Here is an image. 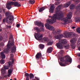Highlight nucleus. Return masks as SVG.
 <instances>
[{
  "label": "nucleus",
  "instance_id": "nucleus-4",
  "mask_svg": "<svg viewBox=\"0 0 80 80\" xmlns=\"http://www.w3.org/2000/svg\"><path fill=\"white\" fill-rule=\"evenodd\" d=\"M10 60L11 61V62L10 61L6 63L7 65L3 67V68H2L1 69V73L2 75L3 74H5L6 73V70L8 69L10 67H11L12 66V64H13V63L14 61V59L11 58Z\"/></svg>",
  "mask_w": 80,
  "mask_h": 80
},
{
  "label": "nucleus",
  "instance_id": "nucleus-33",
  "mask_svg": "<svg viewBox=\"0 0 80 80\" xmlns=\"http://www.w3.org/2000/svg\"><path fill=\"white\" fill-rule=\"evenodd\" d=\"M79 2V0H76L75 1V3L77 2Z\"/></svg>",
  "mask_w": 80,
  "mask_h": 80
},
{
  "label": "nucleus",
  "instance_id": "nucleus-10",
  "mask_svg": "<svg viewBox=\"0 0 80 80\" xmlns=\"http://www.w3.org/2000/svg\"><path fill=\"white\" fill-rule=\"evenodd\" d=\"M14 5V2H10L8 4L6 5L7 8H8V9L10 10L11 8V5Z\"/></svg>",
  "mask_w": 80,
  "mask_h": 80
},
{
  "label": "nucleus",
  "instance_id": "nucleus-24",
  "mask_svg": "<svg viewBox=\"0 0 80 80\" xmlns=\"http://www.w3.org/2000/svg\"><path fill=\"white\" fill-rule=\"evenodd\" d=\"M43 40H44L45 42H48V38L46 37H45L43 38Z\"/></svg>",
  "mask_w": 80,
  "mask_h": 80
},
{
  "label": "nucleus",
  "instance_id": "nucleus-43",
  "mask_svg": "<svg viewBox=\"0 0 80 80\" xmlns=\"http://www.w3.org/2000/svg\"><path fill=\"white\" fill-rule=\"evenodd\" d=\"M8 38V36H6V38Z\"/></svg>",
  "mask_w": 80,
  "mask_h": 80
},
{
  "label": "nucleus",
  "instance_id": "nucleus-7",
  "mask_svg": "<svg viewBox=\"0 0 80 80\" xmlns=\"http://www.w3.org/2000/svg\"><path fill=\"white\" fill-rule=\"evenodd\" d=\"M71 34L70 33L63 34L60 35V37L58 36H55L54 38H57V39H60V38H62V37H65V38H67V37H71Z\"/></svg>",
  "mask_w": 80,
  "mask_h": 80
},
{
  "label": "nucleus",
  "instance_id": "nucleus-14",
  "mask_svg": "<svg viewBox=\"0 0 80 80\" xmlns=\"http://www.w3.org/2000/svg\"><path fill=\"white\" fill-rule=\"evenodd\" d=\"M12 70L11 69H9L8 70V77H10L11 76V75H12Z\"/></svg>",
  "mask_w": 80,
  "mask_h": 80
},
{
  "label": "nucleus",
  "instance_id": "nucleus-2",
  "mask_svg": "<svg viewBox=\"0 0 80 80\" xmlns=\"http://www.w3.org/2000/svg\"><path fill=\"white\" fill-rule=\"evenodd\" d=\"M7 47L8 49H5L4 51V52H1V57L3 59V58H5V55L3 53H8L9 49L10 48H11V53H15L16 52V47L14 45V43L13 42L10 44V42L9 41L7 46Z\"/></svg>",
  "mask_w": 80,
  "mask_h": 80
},
{
  "label": "nucleus",
  "instance_id": "nucleus-1",
  "mask_svg": "<svg viewBox=\"0 0 80 80\" xmlns=\"http://www.w3.org/2000/svg\"><path fill=\"white\" fill-rule=\"evenodd\" d=\"M62 7V5H60L57 7L56 10V14L53 15V17H49L51 18V20L49 19L47 20V22L49 23H53L56 22V19L62 20L64 22V24L67 23L68 22H69V20L70 18V16L69 14L68 15V18H63L62 12L60 11V8Z\"/></svg>",
  "mask_w": 80,
  "mask_h": 80
},
{
  "label": "nucleus",
  "instance_id": "nucleus-21",
  "mask_svg": "<svg viewBox=\"0 0 80 80\" xmlns=\"http://www.w3.org/2000/svg\"><path fill=\"white\" fill-rule=\"evenodd\" d=\"M45 9V7H43L42 8H40V9L39 10V12H42L43 10H44V9Z\"/></svg>",
  "mask_w": 80,
  "mask_h": 80
},
{
  "label": "nucleus",
  "instance_id": "nucleus-37",
  "mask_svg": "<svg viewBox=\"0 0 80 80\" xmlns=\"http://www.w3.org/2000/svg\"><path fill=\"white\" fill-rule=\"evenodd\" d=\"M65 48H69V46H68L67 47L65 46Z\"/></svg>",
  "mask_w": 80,
  "mask_h": 80
},
{
  "label": "nucleus",
  "instance_id": "nucleus-40",
  "mask_svg": "<svg viewBox=\"0 0 80 80\" xmlns=\"http://www.w3.org/2000/svg\"><path fill=\"white\" fill-rule=\"evenodd\" d=\"M78 50H80V47H79V48H78Z\"/></svg>",
  "mask_w": 80,
  "mask_h": 80
},
{
  "label": "nucleus",
  "instance_id": "nucleus-32",
  "mask_svg": "<svg viewBox=\"0 0 80 80\" xmlns=\"http://www.w3.org/2000/svg\"><path fill=\"white\" fill-rule=\"evenodd\" d=\"M16 26H17V27H18H18H20V25L18 24Z\"/></svg>",
  "mask_w": 80,
  "mask_h": 80
},
{
  "label": "nucleus",
  "instance_id": "nucleus-16",
  "mask_svg": "<svg viewBox=\"0 0 80 80\" xmlns=\"http://www.w3.org/2000/svg\"><path fill=\"white\" fill-rule=\"evenodd\" d=\"M54 8H55V7H54V5L52 4L51 7V8H50V12H52L54 10Z\"/></svg>",
  "mask_w": 80,
  "mask_h": 80
},
{
  "label": "nucleus",
  "instance_id": "nucleus-11",
  "mask_svg": "<svg viewBox=\"0 0 80 80\" xmlns=\"http://www.w3.org/2000/svg\"><path fill=\"white\" fill-rule=\"evenodd\" d=\"M42 58V53L40 52H38L37 55L36 56V58L38 60L39 58Z\"/></svg>",
  "mask_w": 80,
  "mask_h": 80
},
{
  "label": "nucleus",
  "instance_id": "nucleus-31",
  "mask_svg": "<svg viewBox=\"0 0 80 80\" xmlns=\"http://www.w3.org/2000/svg\"><path fill=\"white\" fill-rule=\"evenodd\" d=\"M25 76H26V77H28L29 74L28 73H26L25 74Z\"/></svg>",
  "mask_w": 80,
  "mask_h": 80
},
{
  "label": "nucleus",
  "instance_id": "nucleus-50",
  "mask_svg": "<svg viewBox=\"0 0 80 80\" xmlns=\"http://www.w3.org/2000/svg\"><path fill=\"white\" fill-rule=\"evenodd\" d=\"M67 49H68V48H67Z\"/></svg>",
  "mask_w": 80,
  "mask_h": 80
},
{
  "label": "nucleus",
  "instance_id": "nucleus-44",
  "mask_svg": "<svg viewBox=\"0 0 80 80\" xmlns=\"http://www.w3.org/2000/svg\"><path fill=\"white\" fill-rule=\"evenodd\" d=\"M2 31V29H0V32Z\"/></svg>",
  "mask_w": 80,
  "mask_h": 80
},
{
  "label": "nucleus",
  "instance_id": "nucleus-3",
  "mask_svg": "<svg viewBox=\"0 0 80 80\" xmlns=\"http://www.w3.org/2000/svg\"><path fill=\"white\" fill-rule=\"evenodd\" d=\"M60 61L62 62V63H65L64 64L61 62L59 63L61 66H62V67H65V66H66V64L68 63V62H70V63L72 62V58H71L68 55H66L65 57L61 58H60Z\"/></svg>",
  "mask_w": 80,
  "mask_h": 80
},
{
  "label": "nucleus",
  "instance_id": "nucleus-6",
  "mask_svg": "<svg viewBox=\"0 0 80 80\" xmlns=\"http://www.w3.org/2000/svg\"><path fill=\"white\" fill-rule=\"evenodd\" d=\"M60 42L57 44V47L59 48H62V45L63 44H65L67 43V41L66 39H64L63 40H60Z\"/></svg>",
  "mask_w": 80,
  "mask_h": 80
},
{
  "label": "nucleus",
  "instance_id": "nucleus-26",
  "mask_svg": "<svg viewBox=\"0 0 80 80\" xmlns=\"http://www.w3.org/2000/svg\"><path fill=\"white\" fill-rule=\"evenodd\" d=\"M34 30H38V31H40V29L38 28V27H35L34 28Z\"/></svg>",
  "mask_w": 80,
  "mask_h": 80
},
{
  "label": "nucleus",
  "instance_id": "nucleus-36",
  "mask_svg": "<svg viewBox=\"0 0 80 80\" xmlns=\"http://www.w3.org/2000/svg\"><path fill=\"white\" fill-rule=\"evenodd\" d=\"M78 55L79 57H80V53H78Z\"/></svg>",
  "mask_w": 80,
  "mask_h": 80
},
{
  "label": "nucleus",
  "instance_id": "nucleus-49",
  "mask_svg": "<svg viewBox=\"0 0 80 80\" xmlns=\"http://www.w3.org/2000/svg\"><path fill=\"white\" fill-rule=\"evenodd\" d=\"M79 6H78V8H79Z\"/></svg>",
  "mask_w": 80,
  "mask_h": 80
},
{
  "label": "nucleus",
  "instance_id": "nucleus-39",
  "mask_svg": "<svg viewBox=\"0 0 80 80\" xmlns=\"http://www.w3.org/2000/svg\"><path fill=\"white\" fill-rule=\"evenodd\" d=\"M42 31H44V29L43 28H42Z\"/></svg>",
  "mask_w": 80,
  "mask_h": 80
},
{
  "label": "nucleus",
  "instance_id": "nucleus-8",
  "mask_svg": "<svg viewBox=\"0 0 80 80\" xmlns=\"http://www.w3.org/2000/svg\"><path fill=\"white\" fill-rule=\"evenodd\" d=\"M36 36H37V40H42L43 34H40V33H35V37H36Z\"/></svg>",
  "mask_w": 80,
  "mask_h": 80
},
{
  "label": "nucleus",
  "instance_id": "nucleus-38",
  "mask_svg": "<svg viewBox=\"0 0 80 80\" xmlns=\"http://www.w3.org/2000/svg\"><path fill=\"white\" fill-rule=\"evenodd\" d=\"M75 27H72V29H74V28H75Z\"/></svg>",
  "mask_w": 80,
  "mask_h": 80
},
{
  "label": "nucleus",
  "instance_id": "nucleus-27",
  "mask_svg": "<svg viewBox=\"0 0 80 80\" xmlns=\"http://www.w3.org/2000/svg\"><path fill=\"white\" fill-rule=\"evenodd\" d=\"M35 2L34 1H30V3L31 4H33L34 3H35Z\"/></svg>",
  "mask_w": 80,
  "mask_h": 80
},
{
  "label": "nucleus",
  "instance_id": "nucleus-34",
  "mask_svg": "<svg viewBox=\"0 0 80 80\" xmlns=\"http://www.w3.org/2000/svg\"><path fill=\"white\" fill-rule=\"evenodd\" d=\"M26 80H29V77H27L26 78Z\"/></svg>",
  "mask_w": 80,
  "mask_h": 80
},
{
  "label": "nucleus",
  "instance_id": "nucleus-25",
  "mask_svg": "<svg viewBox=\"0 0 80 80\" xmlns=\"http://www.w3.org/2000/svg\"><path fill=\"white\" fill-rule=\"evenodd\" d=\"M77 32H78V33H80V28H78L77 29Z\"/></svg>",
  "mask_w": 80,
  "mask_h": 80
},
{
  "label": "nucleus",
  "instance_id": "nucleus-29",
  "mask_svg": "<svg viewBox=\"0 0 80 80\" xmlns=\"http://www.w3.org/2000/svg\"><path fill=\"white\" fill-rule=\"evenodd\" d=\"M53 44V43L52 42H50L48 43V45H52Z\"/></svg>",
  "mask_w": 80,
  "mask_h": 80
},
{
  "label": "nucleus",
  "instance_id": "nucleus-17",
  "mask_svg": "<svg viewBox=\"0 0 80 80\" xmlns=\"http://www.w3.org/2000/svg\"><path fill=\"white\" fill-rule=\"evenodd\" d=\"M70 41L71 43L72 44H74V43H75L76 42L77 40L75 39H71Z\"/></svg>",
  "mask_w": 80,
  "mask_h": 80
},
{
  "label": "nucleus",
  "instance_id": "nucleus-9",
  "mask_svg": "<svg viewBox=\"0 0 80 80\" xmlns=\"http://www.w3.org/2000/svg\"><path fill=\"white\" fill-rule=\"evenodd\" d=\"M45 27L47 29H48L50 30H52V31H53L55 30V29H54V28L53 27L48 25V24L47 23L45 24Z\"/></svg>",
  "mask_w": 80,
  "mask_h": 80
},
{
  "label": "nucleus",
  "instance_id": "nucleus-18",
  "mask_svg": "<svg viewBox=\"0 0 80 80\" xmlns=\"http://www.w3.org/2000/svg\"><path fill=\"white\" fill-rule=\"evenodd\" d=\"M14 5L15 7H18L20 6V4H18V3L17 2H14Z\"/></svg>",
  "mask_w": 80,
  "mask_h": 80
},
{
  "label": "nucleus",
  "instance_id": "nucleus-15",
  "mask_svg": "<svg viewBox=\"0 0 80 80\" xmlns=\"http://www.w3.org/2000/svg\"><path fill=\"white\" fill-rule=\"evenodd\" d=\"M45 45L42 44H39V48H40V49H41V50H42V49H43Z\"/></svg>",
  "mask_w": 80,
  "mask_h": 80
},
{
  "label": "nucleus",
  "instance_id": "nucleus-23",
  "mask_svg": "<svg viewBox=\"0 0 80 80\" xmlns=\"http://www.w3.org/2000/svg\"><path fill=\"white\" fill-rule=\"evenodd\" d=\"M0 63H2V64H3V63H5V60H4L3 59H1L0 61Z\"/></svg>",
  "mask_w": 80,
  "mask_h": 80
},
{
  "label": "nucleus",
  "instance_id": "nucleus-30",
  "mask_svg": "<svg viewBox=\"0 0 80 80\" xmlns=\"http://www.w3.org/2000/svg\"><path fill=\"white\" fill-rule=\"evenodd\" d=\"M78 44L79 45H80V39L78 40Z\"/></svg>",
  "mask_w": 80,
  "mask_h": 80
},
{
  "label": "nucleus",
  "instance_id": "nucleus-22",
  "mask_svg": "<svg viewBox=\"0 0 80 80\" xmlns=\"http://www.w3.org/2000/svg\"><path fill=\"white\" fill-rule=\"evenodd\" d=\"M75 7V6H73V4H72L70 6V9L71 10H72V9H73Z\"/></svg>",
  "mask_w": 80,
  "mask_h": 80
},
{
  "label": "nucleus",
  "instance_id": "nucleus-41",
  "mask_svg": "<svg viewBox=\"0 0 80 80\" xmlns=\"http://www.w3.org/2000/svg\"><path fill=\"white\" fill-rule=\"evenodd\" d=\"M78 21V22H80V19H79Z\"/></svg>",
  "mask_w": 80,
  "mask_h": 80
},
{
  "label": "nucleus",
  "instance_id": "nucleus-45",
  "mask_svg": "<svg viewBox=\"0 0 80 80\" xmlns=\"http://www.w3.org/2000/svg\"><path fill=\"white\" fill-rule=\"evenodd\" d=\"M12 0L13 1H15V0Z\"/></svg>",
  "mask_w": 80,
  "mask_h": 80
},
{
  "label": "nucleus",
  "instance_id": "nucleus-48",
  "mask_svg": "<svg viewBox=\"0 0 80 80\" xmlns=\"http://www.w3.org/2000/svg\"><path fill=\"white\" fill-rule=\"evenodd\" d=\"M5 77H7L6 76H5Z\"/></svg>",
  "mask_w": 80,
  "mask_h": 80
},
{
  "label": "nucleus",
  "instance_id": "nucleus-47",
  "mask_svg": "<svg viewBox=\"0 0 80 80\" xmlns=\"http://www.w3.org/2000/svg\"><path fill=\"white\" fill-rule=\"evenodd\" d=\"M0 50H1V49H0Z\"/></svg>",
  "mask_w": 80,
  "mask_h": 80
},
{
  "label": "nucleus",
  "instance_id": "nucleus-13",
  "mask_svg": "<svg viewBox=\"0 0 80 80\" xmlns=\"http://www.w3.org/2000/svg\"><path fill=\"white\" fill-rule=\"evenodd\" d=\"M52 50L53 49L51 47L48 48L47 51V53H51V52H52Z\"/></svg>",
  "mask_w": 80,
  "mask_h": 80
},
{
  "label": "nucleus",
  "instance_id": "nucleus-35",
  "mask_svg": "<svg viewBox=\"0 0 80 80\" xmlns=\"http://www.w3.org/2000/svg\"><path fill=\"white\" fill-rule=\"evenodd\" d=\"M2 19V15L0 14V20Z\"/></svg>",
  "mask_w": 80,
  "mask_h": 80
},
{
  "label": "nucleus",
  "instance_id": "nucleus-20",
  "mask_svg": "<svg viewBox=\"0 0 80 80\" xmlns=\"http://www.w3.org/2000/svg\"><path fill=\"white\" fill-rule=\"evenodd\" d=\"M29 77L30 79H32V78H34V76H33V74L31 73L30 74Z\"/></svg>",
  "mask_w": 80,
  "mask_h": 80
},
{
  "label": "nucleus",
  "instance_id": "nucleus-12",
  "mask_svg": "<svg viewBox=\"0 0 80 80\" xmlns=\"http://www.w3.org/2000/svg\"><path fill=\"white\" fill-rule=\"evenodd\" d=\"M35 25H37L38 26H39V27H44L43 24L40 22L36 21L35 22Z\"/></svg>",
  "mask_w": 80,
  "mask_h": 80
},
{
  "label": "nucleus",
  "instance_id": "nucleus-5",
  "mask_svg": "<svg viewBox=\"0 0 80 80\" xmlns=\"http://www.w3.org/2000/svg\"><path fill=\"white\" fill-rule=\"evenodd\" d=\"M6 18H5L3 20V23H5V22H7L8 23V24L11 23L12 20V18H13V16H12V13L10 12H7L6 14Z\"/></svg>",
  "mask_w": 80,
  "mask_h": 80
},
{
  "label": "nucleus",
  "instance_id": "nucleus-19",
  "mask_svg": "<svg viewBox=\"0 0 80 80\" xmlns=\"http://www.w3.org/2000/svg\"><path fill=\"white\" fill-rule=\"evenodd\" d=\"M70 2H69L67 4H65L64 5V7H68V6H69V5H70Z\"/></svg>",
  "mask_w": 80,
  "mask_h": 80
},
{
  "label": "nucleus",
  "instance_id": "nucleus-46",
  "mask_svg": "<svg viewBox=\"0 0 80 80\" xmlns=\"http://www.w3.org/2000/svg\"><path fill=\"white\" fill-rule=\"evenodd\" d=\"M2 46H3V44L2 45Z\"/></svg>",
  "mask_w": 80,
  "mask_h": 80
},
{
  "label": "nucleus",
  "instance_id": "nucleus-28",
  "mask_svg": "<svg viewBox=\"0 0 80 80\" xmlns=\"http://www.w3.org/2000/svg\"><path fill=\"white\" fill-rule=\"evenodd\" d=\"M3 40H4V38H3L2 36H0V41Z\"/></svg>",
  "mask_w": 80,
  "mask_h": 80
},
{
  "label": "nucleus",
  "instance_id": "nucleus-42",
  "mask_svg": "<svg viewBox=\"0 0 80 80\" xmlns=\"http://www.w3.org/2000/svg\"><path fill=\"white\" fill-rule=\"evenodd\" d=\"M2 12V10L0 9V13Z\"/></svg>",
  "mask_w": 80,
  "mask_h": 80
}]
</instances>
